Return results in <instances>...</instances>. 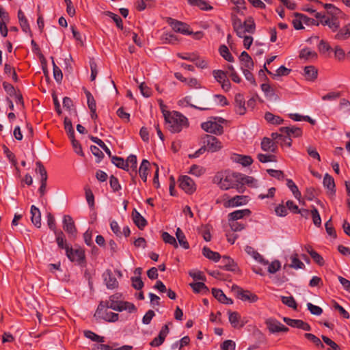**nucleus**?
Returning <instances> with one entry per match:
<instances>
[{"instance_id":"nucleus-36","label":"nucleus","mask_w":350,"mask_h":350,"mask_svg":"<svg viewBox=\"0 0 350 350\" xmlns=\"http://www.w3.org/2000/svg\"><path fill=\"white\" fill-rule=\"evenodd\" d=\"M323 185L325 187H326L327 189H329L331 191L332 194H335L336 189H335V183L333 177L330 176L328 174H325L323 178Z\"/></svg>"},{"instance_id":"nucleus-24","label":"nucleus","mask_w":350,"mask_h":350,"mask_svg":"<svg viewBox=\"0 0 350 350\" xmlns=\"http://www.w3.org/2000/svg\"><path fill=\"white\" fill-rule=\"evenodd\" d=\"M121 297H122L121 294L115 293L109 297L108 301H100L99 304H106L107 306V308L115 310L119 301H120Z\"/></svg>"},{"instance_id":"nucleus-21","label":"nucleus","mask_w":350,"mask_h":350,"mask_svg":"<svg viewBox=\"0 0 350 350\" xmlns=\"http://www.w3.org/2000/svg\"><path fill=\"white\" fill-rule=\"evenodd\" d=\"M54 234L55 235V241L59 249L64 250L65 252L66 253V251L69 250L70 246L67 243L64 233L59 230L58 232H55Z\"/></svg>"},{"instance_id":"nucleus-57","label":"nucleus","mask_w":350,"mask_h":350,"mask_svg":"<svg viewBox=\"0 0 350 350\" xmlns=\"http://www.w3.org/2000/svg\"><path fill=\"white\" fill-rule=\"evenodd\" d=\"M304 337L310 342H312V343H314L317 347H321V349H323L325 347L324 345L322 343L321 340L313 334L306 333L304 334Z\"/></svg>"},{"instance_id":"nucleus-32","label":"nucleus","mask_w":350,"mask_h":350,"mask_svg":"<svg viewBox=\"0 0 350 350\" xmlns=\"http://www.w3.org/2000/svg\"><path fill=\"white\" fill-rule=\"evenodd\" d=\"M150 162L147 159H143L139 169V174L144 182L147 180L148 171L150 167Z\"/></svg>"},{"instance_id":"nucleus-45","label":"nucleus","mask_w":350,"mask_h":350,"mask_svg":"<svg viewBox=\"0 0 350 350\" xmlns=\"http://www.w3.org/2000/svg\"><path fill=\"white\" fill-rule=\"evenodd\" d=\"M219 52L221 56L226 61L229 62H234V59L226 45H221L219 49Z\"/></svg>"},{"instance_id":"nucleus-33","label":"nucleus","mask_w":350,"mask_h":350,"mask_svg":"<svg viewBox=\"0 0 350 350\" xmlns=\"http://www.w3.org/2000/svg\"><path fill=\"white\" fill-rule=\"evenodd\" d=\"M265 120L273 125H280L283 123L284 120L279 116H275L271 112H266L265 114Z\"/></svg>"},{"instance_id":"nucleus-7","label":"nucleus","mask_w":350,"mask_h":350,"mask_svg":"<svg viewBox=\"0 0 350 350\" xmlns=\"http://www.w3.org/2000/svg\"><path fill=\"white\" fill-rule=\"evenodd\" d=\"M167 23L176 32L183 35H191L193 33V31L190 30V26L185 23L172 18L167 19Z\"/></svg>"},{"instance_id":"nucleus-42","label":"nucleus","mask_w":350,"mask_h":350,"mask_svg":"<svg viewBox=\"0 0 350 350\" xmlns=\"http://www.w3.org/2000/svg\"><path fill=\"white\" fill-rule=\"evenodd\" d=\"M126 163L128 165V168L129 169V165H131L130 168L131 170V172L130 173L131 175H133V173H134L135 176L137 175V157L134 154H130L126 160Z\"/></svg>"},{"instance_id":"nucleus-51","label":"nucleus","mask_w":350,"mask_h":350,"mask_svg":"<svg viewBox=\"0 0 350 350\" xmlns=\"http://www.w3.org/2000/svg\"><path fill=\"white\" fill-rule=\"evenodd\" d=\"M231 2L234 4L236 6L233 8V10L238 14H243L242 10H245L247 9L245 6V0H230Z\"/></svg>"},{"instance_id":"nucleus-47","label":"nucleus","mask_w":350,"mask_h":350,"mask_svg":"<svg viewBox=\"0 0 350 350\" xmlns=\"http://www.w3.org/2000/svg\"><path fill=\"white\" fill-rule=\"evenodd\" d=\"M295 16H299L301 18H302L304 23L308 26H318L319 25V22L314 18H309L306 15L299 13V12H295L294 13Z\"/></svg>"},{"instance_id":"nucleus-26","label":"nucleus","mask_w":350,"mask_h":350,"mask_svg":"<svg viewBox=\"0 0 350 350\" xmlns=\"http://www.w3.org/2000/svg\"><path fill=\"white\" fill-rule=\"evenodd\" d=\"M239 59L242 63L241 68H249V69H253L254 68V62L252 59V57L250 56V55L246 51H243L241 53V55L239 57Z\"/></svg>"},{"instance_id":"nucleus-9","label":"nucleus","mask_w":350,"mask_h":350,"mask_svg":"<svg viewBox=\"0 0 350 350\" xmlns=\"http://www.w3.org/2000/svg\"><path fill=\"white\" fill-rule=\"evenodd\" d=\"M201 128L206 132L220 135L224 133V127L217 122L207 121L202 123Z\"/></svg>"},{"instance_id":"nucleus-20","label":"nucleus","mask_w":350,"mask_h":350,"mask_svg":"<svg viewBox=\"0 0 350 350\" xmlns=\"http://www.w3.org/2000/svg\"><path fill=\"white\" fill-rule=\"evenodd\" d=\"M251 213V211L248 208L237 210L228 214V221H237L239 219H243L245 217H249Z\"/></svg>"},{"instance_id":"nucleus-34","label":"nucleus","mask_w":350,"mask_h":350,"mask_svg":"<svg viewBox=\"0 0 350 350\" xmlns=\"http://www.w3.org/2000/svg\"><path fill=\"white\" fill-rule=\"evenodd\" d=\"M189 285L195 293L207 294L209 293L208 288L203 282H193Z\"/></svg>"},{"instance_id":"nucleus-30","label":"nucleus","mask_w":350,"mask_h":350,"mask_svg":"<svg viewBox=\"0 0 350 350\" xmlns=\"http://www.w3.org/2000/svg\"><path fill=\"white\" fill-rule=\"evenodd\" d=\"M318 70L314 66H307L304 68V76L308 81H314L317 78Z\"/></svg>"},{"instance_id":"nucleus-25","label":"nucleus","mask_w":350,"mask_h":350,"mask_svg":"<svg viewBox=\"0 0 350 350\" xmlns=\"http://www.w3.org/2000/svg\"><path fill=\"white\" fill-rule=\"evenodd\" d=\"M244 34L245 33H254L256 31V24L252 16H248L242 23Z\"/></svg>"},{"instance_id":"nucleus-46","label":"nucleus","mask_w":350,"mask_h":350,"mask_svg":"<svg viewBox=\"0 0 350 350\" xmlns=\"http://www.w3.org/2000/svg\"><path fill=\"white\" fill-rule=\"evenodd\" d=\"M299 57L304 59H317V53L315 51H310L308 48H304L300 51Z\"/></svg>"},{"instance_id":"nucleus-61","label":"nucleus","mask_w":350,"mask_h":350,"mask_svg":"<svg viewBox=\"0 0 350 350\" xmlns=\"http://www.w3.org/2000/svg\"><path fill=\"white\" fill-rule=\"evenodd\" d=\"M283 321L288 325L292 327H296L301 329V325L303 323L302 320L300 319H292L288 317H284Z\"/></svg>"},{"instance_id":"nucleus-60","label":"nucleus","mask_w":350,"mask_h":350,"mask_svg":"<svg viewBox=\"0 0 350 350\" xmlns=\"http://www.w3.org/2000/svg\"><path fill=\"white\" fill-rule=\"evenodd\" d=\"M109 185L113 192H118L122 189L118 178L113 175L109 177Z\"/></svg>"},{"instance_id":"nucleus-13","label":"nucleus","mask_w":350,"mask_h":350,"mask_svg":"<svg viewBox=\"0 0 350 350\" xmlns=\"http://www.w3.org/2000/svg\"><path fill=\"white\" fill-rule=\"evenodd\" d=\"M63 229L71 237L77 236V230L71 216L66 215L63 217Z\"/></svg>"},{"instance_id":"nucleus-49","label":"nucleus","mask_w":350,"mask_h":350,"mask_svg":"<svg viewBox=\"0 0 350 350\" xmlns=\"http://www.w3.org/2000/svg\"><path fill=\"white\" fill-rule=\"evenodd\" d=\"M323 25H327L332 31H336L340 27V23L336 18H330V20H325L321 21Z\"/></svg>"},{"instance_id":"nucleus-59","label":"nucleus","mask_w":350,"mask_h":350,"mask_svg":"<svg viewBox=\"0 0 350 350\" xmlns=\"http://www.w3.org/2000/svg\"><path fill=\"white\" fill-rule=\"evenodd\" d=\"M257 158L260 162L263 163L276 161V157L274 154L259 153L257 155Z\"/></svg>"},{"instance_id":"nucleus-37","label":"nucleus","mask_w":350,"mask_h":350,"mask_svg":"<svg viewBox=\"0 0 350 350\" xmlns=\"http://www.w3.org/2000/svg\"><path fill=\"white\" fill-rule=\"evenodd\" d=\"M232 177L237 180H241L244 185L252 186L253 183H256V180L252 176H244L239 173H234Z\"/></svg>"},{"instance_id":"nucleus-40","label":"nucleus","mask_w":350,"mask_h":350,"mask_svg":"<svg viewBox=\"0 0 350 350\" xmlns=\"http://www.w3.org/2000/svg\"><path fill=\"white\" fill-rule=\"evenodd\" d=\"M160 40L163 44H176L178 42L177 36L172 33H163L160 38Z\"/></svg>"},{"instance_id":"nucleus-16","label":"nucleus","mask_w":350,"mask_h":350,"mask_svg":"<svg viewBox=\"0 0 350 350\" xmlns=\"http://www.w3.org/2000/svg\"><path fill=\"white\" fill-rule=\"evenodd\" d=\"M247 197L245 196H236L224 203L225 207H234L246 204Z\"/></svg>"},{"instance_id":"nucleus-19","label":"nucleus","mask_w":350,"mask_h":350,"mask_svg":"<svg viewBox=\"0 0 350 350\" xmlns=\"http://www.w3.org/2000/svg\"><path fill=\"white\" fill-rule=\"evenodd\" d=\"M132 219L133 223L140 230H143L148 224L147 220L136 210L132 211Z\"/></svg>"},{"instance_id":"nucleus-41","label":"nucleus","mask_w":350,"mask_h":350,"mask_svg":"<svg viewBox=\"0 0 350 350\" xmlns=\"http://www.w3.org/2000/svg\"><path fill=\"white\" fill-rule=\"evenodd\" d=\"M176 237L178 239V241L181 247L184 249L187 250L189 248V244L188 241L186 240L185 234L180 230V228H178L176 231Z\"/></svg>"},{"instance_id":"nucleus-64","label":"nucleus","mask_w":350,"mask_h":350,"mask_svg":"<svg viewBox=\"0 0 350 350\" xmlns=\"http://www.w3.org/2000/svg\"><path fill=\"white\" fill-rule=\"evenodd\" d=\"M309 254L313 260L318 264L319 266H323L325 264V260L316 251L314 250H310L309 252Z\"/></svg>"},{"instance_id":"nucleus-3","label":"nucleus","mask_w":350,"mask_h":350,"mask_svg":"<svg viewBox=\"0 0 350 350\" xmlns=\"http://www.w3.org/2000/svg\"><path fill=\"white\" fill-rule=\"evenodd\" d=\"M108 308L106 304H99L94 314V317L107 322H116L118 320L119 314L111 311H107Z\"/></svg>"},{"instance_id":"nucleus-17","label":"nucleus","mask_w":350,"mask_h":350,"mask_svg":"<svg viewBox=\"0 0 350 350\" xmlns=\"http://www.w3.org/2000/svg\"><path fill=\"white\" fill-rule=\"evenodd\" d=\"M278 142H273L271 138L265 137L261 141V148L263 151L275 153L278 150Z\"/></svg>"},{"instance_id":"nucleus-22","label":"nucleus","mask_w":350,"mask_h":350,"mask_svg":"<svg viewBox=\"0 0 350 350\" xmlns=\"http://www.w3.org/2000/svg\"><path fill=\"white\" fill-rule=\"evenodd\" d=\"M280 131L289 137H299L302 135V130L296 126H284L280 128Z\"/></svg>"},{"instance_id":"nucleus-62","label":"nucleus","mask_w":350,"mask_h":350,"mask_svg":"<svg viewBox=\"0 0 350 350\" xmlns=\"http://www.w3.org/2000/svg\"><path fill=\"white\" fill-rule=\"evenodd\" d=\"M281 300L284 304L286 305L289 308H292L293 309H297V304L293 296H289V297L282 296Z\"/></svg>"},{"instance_id":"nucleus-58","label":"nucleus","mask_w":350,"mask_h":350,"mask_svg":"<svg viewBox=\"0 0 350 350\" xmlns=\"http://www.w3.org/2000/svg\"><path fill=\"white\" fill-rule=\"evenodd\" d=\"M85 94L88 100V106L90 111L96 110V100L91 94V92L88 90H85Z\"/></svg>"},{"instance_id":"nucleus-50","label":"nucleus","mask_w":350,"mask_h":350,"mask_svg":"<svg viewBox=\"0 0 350 350\" xmlns=\"http://www.w3.org/2000/svg\"><path fill=\"white\" fill-rule=\"evenodd\" d=\"M36 172L40 176V180H47L48 175L47 172L42 163L40 161L36 163Z\"/></svg>"},{"instance_id":"nucleus-55","label":"nucleus","mask_w":350,"mask_h":350,"mask_svg":"<svg viewBox=\"0 0 350 350\" xmlns=\"http://www.w3.org/2000/svg\"><path fill=\"white\" fill-rule=\"evenodd\" d=\"M105 14L110 17L116 23V25L118 29L121 30L123 29V22L120 16L109 11L106 12Z\"/></svg>"},{"instance_id":"nucleus-54","label":"nucleus","mask_w":350,"mask_h":350,"mask_svg":"<svg viewBox=\"0 0 350 350\" xmlns=\"http://www.w3.org/2000/svg\"><path fill=\"white\" fill-rule=\"evenodd\" d=\"M89 137L93 142L98 144L100 147V148H102L109 157H111V150L108 148V147L105 145V144L100 139L98 138L97 137L92 136V135L90 136Z\"/></svg>"},{"instance_id":"nucleus-29","label":"nucleus","mask_w":350,"mask_h":350,"mask_svg":"<svg viewBox=\"0 0 350 350\" xmlns=\"http://www.w3.org/2000/svg\"><path fill=\"white\" fill-rule=\"evenodd\" d=\"M202 254L208 259L213 260L214 262L219 261L221 258L219 253L213 252L209 247L206 246L202 249Z\"/></svg>"},{"instance_id":"nucleus-2","label":"nucleus","mask_w":350,"mask_h":350,"mask_svg":"<svg viewBox=\"0 0 350 350\" xmlns=\"http://www.w3.org/2000/svg\"><path fill=\"white\" fill-rule=\"evenodd\" d=\"M67 258L72 262H75L82 267H86L85 250L81 248L73 249L72 246L66 251Z\"/></svg>"},{"instance_id":"nucleus-43","label":"nucleus","mask_w":350,"mask_h":350,"mask_svg":"<svg viewBox=\"0 0 350 350\" xmlns=\"http://www.w3.org/2000/svg\"><path fill=\"white\" fill-rule=\"evenodd\" d=\"M83 334H84L85 337H86L87 338L91 340L92 341L97 342H99V343H103V342H105V337L104 336H99V335L96 334V333H94L92 331L85 330L83 332Z\"/></svg>"},{"instance_id":"nucleus-53","label":"nucleus","mask_w":350,"mask_h":350,"mask_svg":"<svg viewBox=\"0 0 350 350\" xmlns=\"http://www.w3.org/2000/svg\"><path fill=\"white\" fill-rule=\"evenodd\" d=\"M236 161L240 164H241L243 166H249L250 165L252 162L253 159L250 156H244L241 154H237L236 155Z\"/></svg>"},{"instance_id":"nucleus-4","label":"nucleus","mask_w":350,"mask_h":350,"mask_svg":"<svg viewBox=\"0 0 350 350\" xmlns=\"http://www.w3.org/2000/svg\"><path fill=\"white\" fill-rule=\"evenodd\" d=\"M220 187L224 190L235 188L239 193H243L245 190V185L241 180L234 179L232 176H227L224 180H221Z\"/></svg>"},{"instance_id":"nucleus-8","label":"nucleus","mask_w":350,"mask_h":350,"mask_svg":"<svg viewBox=\"0 0 350 350\" xmlns=\"http://www.w3.org/2000/svg\"><path fill=\"white\" fill-rule=\"evenodd\" d=\"M213 75L215 79L221 84V88L225 92H228L231 88V83L228 79L227 72L221 70H214Z\"/></svg>"},{"instance_id":"nucleus-15","label":"nucleus","mask_w":350,"mask_h":350,"mask_svg":"<svg viewBox=\"0 0 350 350\" xmlns=\"http://www.w3.org/2000/svg\"><path fill=\"white\" fill-rule=\"evenodd\" d=\"M234 111L241 116L246 113L245 100L243 94L238 93L234 96Z\"/></svg>"},{"instance_id":"nucleus-52","label":"nucleus","mask_w":350,"mask_h":350,"mask_svg":"<svg viewBox=\"0 0 350 350\" xmlns=\"http://www.w3.org/2000/svg\"><path fill=\"white\" fill-rule=\"evenodd\" d=\"M53 63V77L57 83H61L63 79V74L61 69L55 64L54 57H51Z\"/></svg>"},{"instance_id":"nucleus-5","label":"nucleus","mask_w":350,"mask_h":350,"mask_svg":"<svg viewBox=\"0 0 350 350\" xmlns=\"http://www.w3.org/2000/svg\"><path fill=\"white\" fill-rule=\"evenodd\" d=\"M232 290L234 292L237 297L243 301H247L250 303H255L258 299L256 294L252 293L248 290H243L237 285H233Z\"/></svg>"},{"instance_id":"nucleus-48","label":"nucleus","mask_w":350,"mask_h":350,"mask_svg":"<svg viewBox=\"0 0 350 350\" xmlns=\"http://www.w3.org/2000/svg\"><path fill=\"white\" fill-rule=\"evenodd\" d=\"M286 185L293 193L294 197L299 200L301 194L295 183L291 179H286Z\"/></svg>"},{"instance_id":"nucleus-28","label":"nucleus","mask_w":350,"mask_h":350,"mask_svg":"<svg viewBox=\"0 0 350 350\" xmlns=\"http://www.w3.org/2000/svg\"><path fill=\"white\" fill-rule=\"evenodd\" d=\"M18 18L22 30L25 33L31 32V29L27 18L21 10L18 11Z\"/></svg>"},{"instance_id":"nucleus-18","label":"nucleus","mask_w":350,"mask_h":350,"mask_svg":"<svg viewBox=\"0 0 350 350\" xmlns=\"http://www.w3.org/2000/svg\"><path fill=\"white\" fill-rule=\"evenodd\" d=\"M228 319L231 325L235 329L243 327L245 322L241 320V315L237 312H228Z\"/></svg>"},{"instance_id":"nucleus-63","label":"nucleus","mask_w":350,"mask_h":350,"mask_svg":"<svg viewBox=\"0 0 350 350\" xmlns=\"http://www.w3.org/2000/svg\"><path fill=\"white\" fill-rule=\"evenodd\" d=\"M312 207V208L310 211V214L312 215V221L316 226L319 227L321 225V219L319 213L314 206Z\"/></svg>"},{"instance_id":"nucleus-56","label":"nucleus","mask_w":350,"mask_h":350,"mask_svg":"<svg viewBox=\"0 0 350 350\" xmlns=\"http://www.w3.org/2000/svg\"><path fill=\"white\" fill-rule=\"evenodd\" d=\"M161 237L165 243L172 245L175 248L178 247V245L176 239L173 236L170 235L168 232H163L161 234Z\"/></svg>"},{"instance_id":"nucleus-11","label":"nucleus","mask_w":350,"mask_h":350,"mask_svg":"<svg viewBox=\"0 0 350 350\" xmlns=\"http://www.w3.org/2000/svg\"><path fill=\"white\" fill-rule=\"evenodd\" d=\"M221 258L219 268L234 273L239 271L237 264L230 256H223Z\"/></svg>"},{"instance_id":"nucleus-31","label":"nucleus","mask_w":350,"mask_h":350,"mask_svg":"<svg viewBox=\"0 0 350 350\" xmlns=\"http://www.w3.org/2000/svg\"><path fill=\"white\" fill-rule=\"evenodd\" d=\"M93 350H132L133 346L125 345L119 348L113 349L111 347L105 344H95L92 347Z\"/></svg>"},{"instance_id":"nucleus-14","label":"nucleus","mask_w":350,"mask_h":350,"mask_svg":"<svg viewBox=\"0 0 350 350\" xmlns=\"http://www.w3.org/2000/svg\"><path fill=\"white\" fill-rule=\"evenodd\" d=\"M102 276L107 288L115 289L118 287V282L111 269H107Z\"/></svg>"},{"instance_id":"nucleus-35","label":"nucleus","mask_w":350,"mask_h":350,"mask_svg":"<svg viewBox=\"0 0 350 350\" xmlns=\"http://www.w3.org/2000/svg\"><path fill=\"white\" fill-rule=\"evenodd\" d=\"M269 329L271 333H276V332H286L289 330V329L282 324L281 323L278 321H275L272 323H269Z\"/></svg>"},{"instance_id":"nucleus-1","label":"nucleus","mask_w":350,"mask_h":350,"mask_svg":"<svg viewBox=\"0 0 350 350\" xmlns=\"http://www.w3.org/2000/svg\"><path fill=\"white\" fill-rule=\"evenodd\" d=\"M167 129L171 133H179L189 125L188 119L181 113L174 111L163 112Z\"/></svg>"},{"instance_id":"nucleus-12","label":"nucleus","mask_w":350,"mask_h":350,"mask_svg":"<svg viewBox=\"0 0 350 350\" xmlns=\"http://www.w3.org/2000/svg\"><path fill=\"white\" fill-rule=\"evenodd\" d=\"M172 323H168L167 324H165L160 330L159 335L157 337H155L150 342V345L152 347H157L161 345L165 340L167 334H169L170 329H169V325Z\"/></svg>"},{"instance_id":"nucleus-44","label":"nucleus","mask_w":350,"mask_h":350,"mask_svg":"<svg viewBox=\"0 0 350 350\" xmlns=\"http://www.w3.org/2000/svg\"><path fill=\"white\" fill-rule=\"evenodd\" d=\"M350 37V31L347 27V24L340 29L335 35L334 38L338 40H345Z\"/></svg>"},{"instance_id":"nucleus-38","label":"nucleus","mask_w":350,"mask_h":350,"mask_svg":"<svg viewBox=\"0 0 350 350\" xmlns=\"http://www.w3.org/2000/svg\"><path fill=\"white\" fill-rule=\"evenodd\" d=\"M111 158V162L114 164L117 167L122 169L125 171L129 172V169L128 168V165L126 163V161L122 158L118 156L109 157Z\"/></svg>"},{"instance_id":"nucleus-23","label":"nucleus","mask_w":350,"mask_h":350,"mask_svg":"<svg viewBox=\"0 0 350 350\" xmlns=\"http://www.w3.org/2000/svg\"><path fill=\"white\" fill-rule=\"evenodd\" d=\"M232 25L237 36L242 38L244 34L241 20L235 14H232Z\"/></svg>"},{"instance_id":"nucleus-10","label":"nucleus","mask_w":350,"mask_h":350,"mask_svg":"<svg viewBox=\"0 0 350 350\" xmlns=\"http://www.w3.org/2000/svg\"><path fill=\"white\" fill-rule=\"evenodd\" d=\"M179 187L187 193L191 194L196 191L194 181L188 176H182L178 179Z\"/></svg>"},{"instance_id":"nucleus-39","label":"nucleus","mask_w":350,"mask_h":350,"mask_svg":"<svg viewBox=\"0 0 350 350\" xmlns=\"http://www.w3.org/2000/svg\"><path fill=\"white\" fill-rule=\"evenodd\" d=\"M261 90L265 93L267 98L269 99L277 100L278 98L275 90L268 83H262L261 85Z\"/></svg>"},{"instance_id":"nucleus-6","label":"nucleus","mask_w":350,"mask_h":350,"mask_svg":"<svg viewBox=\"0 0 350 350\" xmlns=\"http://www.w3.org/2000/svg\"><path fill=\"white\" fill-rule=\"evenodd\" d=\"M202 143L206 146L207 151L211 152H217L222 147L221 142L216 137L211 135H204Z\"/></svg>"},{"instance_id":"nucleus-27","label":"nucleus","mask_w":350,"mask_h":350,"mask_svg":"<svg viewBox=\"0 0 350 350\" xmlns=\"http://www.w3.org/2000/svg\"><path fill=\"white\" fill-rule=\"evenodd\" d=\"M30 212L31 214V219L32 223L36 227L40 228L41 226V214L39 208L32 205Z\"/></svg>"}]
</instances>
